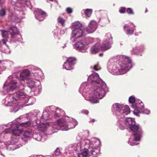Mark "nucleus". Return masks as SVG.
Instances as JSON below:
<instances>
[{"label": "nucleus", "instance_id": "obj_49", "mask_svg": "<svg viewBox=\"0 0 157 157\" xmlns=\"http://www.w3.org/2000/svg\"><path fill=\"white\" fill-rule=\"evenodd\" d=\"M24 14L23 15V16H22V17H20V18L22 19V18H24Z\"/></svg>", "mask_w": 157, "mask_h": 157}, {"label": "nucleus", "instance_id": "obj_4", "mask_svg": "<svg viewBox=\"0 0 157 157\" xmlns=\"http://www.w3.org/2000/svg\"><path fill=\"white\" fill-rule=\"evenodd\" d=\"M136 122L134 118L130 117L126 118H121L117 121V125L118 128L123 130L130 128L134 133L129 139L128 142L131 146L137 145L139 144L138 141L143 133V131L139 124H135Z\"/></svg>", "mask_w": 157, "mask_h": 157}, {"label": "nucleus", "instance_id": "obj_48", "mask_svg": "<svg viewBox=\"0 0 157 157\" xmlns=\"http://www.w3.org/2000/svg\"><path fill=\"white\" fill-rule=\"evenodd\" d=\"M57 31H58V30H57V29H56V30H55L53 32H54V34H55V33H56V32H57Z\"/></svg>", "mask_w": 157, "mask_h": 157}, {"label": "nucleus", "instance_id": "obj_7", "mask_svg": "<svg viewBox=\"0 0 157 157\" xmlns=\"http://www.w3.org/2000/svg\"><path fill=\"white\" fill-rule=\"evenodd\" d=\"M48 111L45 110L43 111V114L42 115L40 121H36L39 123H40V124L37 126V129L38 130L44 132L49 128L52 127L53 130L56 131L55 128L53 127L54 125H57V124L55 123L56 121L55 122L54 124L53 123L48 122L44 123L46 120H48L51 118V115L50 113L52 115V117L55 118L56 117H58L61 114H63V111L59 108H56L54 106H51L50 108L47 109ZM56 132V131H55Z\"/></svg>", "mask_w": 157, "mask_h": 157}, {"label": "nucleus", "instance_id": "obj_43", "mask_svg": "<svg viewBox=\"0 0 157 157\" xmlns=\"http://www.w3.org/2000/svg\"><path fill=\"white\" fill-rule=\"evenodd\" d=\"M11 20L12 21H16V17L15 16H14L13 14H12L11 16Z\"/></svg>", "mask_w": 157, "mask_h": 157}, {"label": "nucleus", "instance_id": "obj_11", "mask_svg": "<svg viewBox=\"0 0 157 157\" xmlns=\"http://www.w3.org/2000/svg\"><path fill=\"white\" fill-rule=\"evenodd\" d=\"M86 32L85 29H73L71 34V40L74 42L77 40L83 39L86 34Z\"/></svg>", "mask_w": 157, "mask_h": 157}, {"label": "nucleus", "instance_id": "obj_30", "mask_svg": "<svg viewBox=\"0 0 157 157\" xmlns=\"http://www.w3.org/2000/svg\"><path fill=\"white\" fill-rule=\"evenodd\" d=\"M24 138H28L33 136V133L32 131H26L23 134Z\"/></svg>", "mask_w": 157, "mask_h": 157}, {"label": "nucleus", "instance_id": "obj_36", "mask_svg": "<svg viewBox=\"0 0 157 157\" xmlns=\"http://www.w3.org/2000/svg\"><path fill=\"white\" fill-rule=\"evenodd\" d=\"M140 111L141 113L145 114H149L150 113V110L147 109H144V108L143 109V110H141Z\"/></svg>", "mask_w": 157, "mask_h": 157}, {"label": "nucleus", "instance_id": "obj_20", "mask_svg": "<svg viewBox=\"0 0 157 157\" xmlns=\"http://www.w3.org/2000/svg\"><path fill=\"white\" fill-rule=\"evenodd\" d=\"M135 25L132 23H129L124 26L126 33L128 35L133 34L136 29Z\"/></svg>", "mask_w": 157, "mask_h": 157}, {"label": "nucleus", "instance_id": "obj_28", "mask_svg": "<svg viewBox=\"0 0 157 157\" xmlns=\"http://www.w3.org/2000/svg\"><path fill=\"white\" fill-rule=\"evenodd\" d=\"M46 134H44L43 136H41L40 135L33 134V137L36 140L38 141H44L45 139H46L45 137L46 136Z\"/></svg>", "mask_w": 157, "mask_h": 157}, {"label": "nucleus", "instance_id": "obj_31", "mask_svg": "<svg viewBox=\"0 0 157 157\" xmlns=\"http://www.w3.org/2000/svg\"><path fill=\"white\" fill-rule=\"evenodd\" d=\"M83 41L84 42V43L87 44V45L88 46L89 44L93 42L94 39L91 37H86L85 38Z\"/></svg>", "mask_w": 157, "mask_h": 157}, {"label": "nucleus", "instance_id": "obj_42", "mask_svg": "<svg viewBox=\"0 0 157 157\" xmlns=\"http://www.w3.org/2000/svg\"><path fill=\"white\" fill-rule=\"evenodd\" d=\"M81 112L82 113L85 114H86V115L88 114V113H89L88 111L87 110H86V109H83V110H82L81 111Z\"/></svg>", "mask_w": 157, "mask_h": 157}, {"label": "nucleus", "instance_id": "obj_46", "mask_svg": "<svg viewBox=\"0 0 157 157\" xmlns=\"http://www.w3.org/2000/svg\"><path fill=\"white\" fill-rule=\"evenodd\" d=\"M8 51H6L5 50H3V51L5 52V53H10V51L8 49Z\"/></svg>", "mask_w": 157, "mask_h": 157}, {"label": "nucleus", "instance_id": "obj_2", "mask_svg": "<svg viewBox=\"0 0 157 157\" xmlns=\"http://www.w3.org/2000/svg\"><path fill=\"white\" fill-rule=\"evenodd\" d=\"M88 88L87 83L84 82L81 84L79 91L86 100L92 104L98 103L99 99H101L104 97L108 90L105 82L93 86L90 90Z\"/></svg>", "mask_w": 157, "mask_h": 157}, {"label": "nucleus", "instance_id": "obj_10", "mask_svg": "<svg viewBox=\"0 0 157 157\" xmlns=\"http://www.w3.org/2000/svg\"><path fill=\"white\" fill-rule=\"evenodd\" d=\"M30 76L36 80L39 81L43 78L42 70L39 68L33 66H29Z\"/></svg>", "mask_w": 157, "mask_h": 157}, {"label": "nucleus", "instance_id": "obj_1", "mask_svg": "<svg viewBox=\"0 0 157 157\" xmlns=\"http://www.w3.org/2000/svg\"><path fill=\"white\" fill-rule=\"evenodd\" d=\"M30 71L27 69L23 70L20 74L19 79L21 85H19L17 78L10 76L4 84V91L9 94L2 100L6 106H10L11 112L16 113L24 106L23 104L27 102L29 96L23 91L25 81L30 78Z\"/></svg>", "mask_w": 157, "mask_h": 157}, {"label": "nucleus", "instance_id": "obj_16", "mask_svg": "<svg viewBox=\"0 0 157 157\" xmlns=\"http://www.w3.org/2000/svg\"><path fill=\"white\" fill-rule=\"evenodd\" d=\"M74 48L76 50L82 52H86L88 48V46L84 43L83 40L78 41L73 45Z\"/></svg>", "mask_w": 157, "mask_h": 157}, {"label": "nucleus", "instance_id": "obj_53", "mask_svg": "<svg viewBox=\"0 0 157 157\" xmlns=\"http://www.w3.org/2000/svg\"><path fill=\"white\" fill-rule=\"evenodd\" d=\"M147 10L146 9V11H145V12H147Z\"/></svg>", "mask_w": 157, "mask_h": 157}, {"label": "nucleus", "instance_id": "obj_9", "mask_svg": "<svg viewBox=\"0 0 157 157\" xmlns=\"http://www.w3.org/2000/svg\"><path fill=\"white\" fill-rule=\"evenodd\" d=\"M2 37L5 39H2V41L3 43L5 45V46L8 47L6 45V42L7 41V39L8 38V36L9 33H10L11 37L13 38H16L17 40H18L19 39L21 38V36L19 33L17 28L15 26H13L10 28L9 29V32L5 30H2Z\"/></svg>", "mask_w": 157, "mask_h": 157}, {"label": "nucleus", "instance_id": "obj_52", "mask_svg": "<svg viewBox=\"0 0 157 157\" xmlns=\"http://www.w3.org/2000/svg\"><path fill=\"white\" fill-rule=\"evenodd\" d=\"M55 36H58V35H57V34H55Z\"/></svg>", "mask_w": 157, "mask_h": 157}, {"label": "nucleus", "instance_id": "obj_34", "mask_svg": "<svg viewBox=\"0 0 157 157\" xmlns=\"http://www.w3.org/2000/svg\"><path fill=\"white\" fill-rule=\"evenodd\" d=\"M126 12L129 15H133L134 14L133 10L131 8H128L126 9Z\"/></svg>", "mask_w": 157, "mask_h": 157}, {"label": "nucleus", "instance_id": "obj_50", "mask_svg": "<svg viewBox=\"0 0 157 157\" xmlns=\"http://www.w3.org/2000/svg\"><path fill=\"white\" fill-rule=\"evenodd\" d=\"M99 55L100 56H102L103 55V53H100Z\"/></svg>", "mask_w": 157, "mask_h": 157}, {"label": "nucleus", "instance_id": "obj_22", "mask_svg": "<svg viewBox=\"0 0 157 157\" xmlns=\"http://www.w3.org/2000/svg\"><path fill=\"white\" fill-rule=\"evenodd\" d=\"M122 107L121 108L120 112L121 117H124L125 115H127L130 113V109L127 105H122Z\"/></svg>", "mask_w": 157, "mask_h": 157}, {"label": "nucleus", "instance_id": "obj_44", "mask_svg": "<svg viewBox=\"0 0 157 157\" xmlns=\"http://www.w3.org/2000/svg\"><path fill=\"white\" fill-rule=\"evenodd\" d=\"M65 31L64 30H61L60 31V34L61 35L63 34L64 33Z\"/></svg>", "mask_w": 157, "mask_h": 157}, {"label": "nucleus", "instance_id": "obj_21", "mask_svg": "<svg viewBox=\"0 0 157 157\" xmlns=\"http://www.w3.org/2000/svg\"><path fill=\"white\" fill-rule=\"evenodd\" d=\"M34 13L36 18L39 21L43 20L44 17L47 16L46 13L44 12L38 8L35 9Z\"/></svg>", "mask_w": 157, "mask_h": 157}, {"label": "nucleus", "instance_id": "obj_23", "mask_svg": "<svg viewBox=\"0 0 157 157\" xmlns=\"http://www.w3.org/2000/svg\"><path fill=\"white\" fill-rule=\"evenodd\" d=\"M26 81L27 86L31 89L35 87L36 84L38 83V82H36L34 79L31 77L28 79Z\"/></svg>", "mask_w": 157, "mask_h": 157}, {"label": "nucleus", "instance_id": "obj_40", "mask_svg": "<svg viewBox=\"0 0 157 157\" xmlns=\"http://www.w3.org/2000/svg\"><path fill=\"white\" fill-rule=\"evenodd\" d=\"M67 12L68 13H71L72 12V10L71 8L70 7H68L67 8L66 10Z\"/></svg>", "mask_w": 157, "mask_h": 157}, {"label": "nucleus", "instance_id": "obj_17", "mask_svg": "<svg viewBox=\"0 0 157 157\" xmlns=\"http://www.w3.org/2000/svg\"><path fill=\"white\" fill-rule=\"evenodd\" d=\"M122 105L118 103H115L113 104L112 107V110L113 112L115 113L117 115L118 120H119L121 118H126L125 117H121L120 112L122 108Z\"/></svg>", "mask_w": 157, "mask_h": 157}, {"label": "nucleus", "instance_id": "obj_27", "mask_svg": "<svg viewBox=\"0 0 157 157\" xmlns=\"http://www.w3.org/2000/svg\"><path fill=\"white\" fill-rule=\"evenodd\" d=\"M99 44L97 43L95 45L92 46L90 48V52L92 54H95L98 52L100 49L101 47H99Z\"/></svg>", "mask_w": 157, "mask_h": 157}, {"label": "nucleus", "instance_id": "obj_18", "mask_svg": "<svg viewBox=\"0 0 157 157\" xmlns=\"http://www.w3.org/2000/svg\"><path fill=\"white\" fill-rule=\"evenodd\" d=\"M75 63V59L73 57H70L68 58L67 61L65 62L63 65V68L67 70H70L73 69V66Z\"/></svg>", "mask_w": 157, "mask_h": 157}, {"label": "nucleus", "instance_id": "obj_29", "mask_svg": "<svg viewBox=\"0 0 157 157\" xmlns=\"http://www.w3.org/2000/svg\"><path fill=\"white\" fill-rule=\"evenodd\" d=\"M73 29L82 28V25L78 21H76L72 24Z\"/></svg>", "mask_w": 157, "mask_h": 157}, {"label": "nucleus", "instance_id": "obj_45", "mask_svg": "<svg viewBox=\"0 0 157 157\" xmlns=\"http://www.w3.org/2000/svg\"><path fill=\"white\" fill-rule=\"evenodd\" d=\"M95 121V120L94 119H91L90 121H89L90 122H94Z\"/></svg>", "mask_w": 157, "mask_h": 157}, {"label": "nucleus", "instance_id": "obj_38", "mask_svg": "<svg viewBox=\"0 0 157 157\" xmlns=\"http://www.w3.org/2000/svg\"><path fill=\"white\" fill-rule=\"evenodd\" d=\"M25 1V3L26 5L30 9H32V6L31 5V3L30 1Z\"/></svg>", "mask_w": 157, "mask_h": 157}, {"label": "nucleus", "instance_id": "obj_5", "mask_svg": "<svg viewBox=\"0 0 157 157\" xmlns=\"http://www.w3.org/2000/svg\"><path fill=\"white\" fill-rule=\"evenodd\" d=\"M120 61L110 60L108 63L107 69L109 72L115 75H122L126 73L133 64L129 57L125 56L120 57Z\"/></svg>", "mask_w": 157, "mask_h": 157}, {"label": "nucleus", "instance_id": "obj_51", "mask_svg": "<svg viewBox=\"0 0 157 157\" xmlns=\"http://www.w3.org/2000/svg\"><path fill=\"white\" fill-rule=\"evenodd\" d=\"M20 13H20V14H23V13H24V12H22V11L21 12H20Z\"/></svg>", "mask_w": 157, "mask_h": 157}, {"label": "nucleus", "instance_id": "obj_47", "mask_svg": "<svg viewBox=\"0 0 157 157\" xmlns=\"http://www.w3.org/2000/svg\"><path fill=\"white\" fill-rule=\"evenodd\" d=\"M37 157H44L42 155H40L37 156ZM46 157H51V156H47Z\"/></svg>", "mask_w": 157, "mask_h": 157}, {"label": "nucleus", "instance_id": "obj_15", "mask_svg": "<svg viewBox=\"0 0 157 157\" xmlns=\"http://www.w3.org/2000/svg\"><path fill=\"white\" fill-rule=\"evenodd\" d=\"M88 80L91 82L93 86L98 84H102V82H104L99 78L98 74L95 72L89 75L88 78Z\"/></svg>", "mask_w": 157, "mask_h": 157}, {"label": "nucleus", "instance_id": "obj_26", "mask_svg": "<svg viewBox=\"0 0 157 157\" xmlns=\"http://www.w3.org/2000/svg\"><path fill=\"white\" fill-rule=\"evenodd\" d=\"M40 82L38 81V83L36 84V86L34 88H32L31 90L34 91L35 95H37L39 94L41 91V86L40 85Z\"/></svg>", "mask_w": 157, "mask_h": 157}, {"label": "nucleus", "instance_id": "obj_33", "mask_svg": "<svg viewBox=\"0 0 157 157\" xmlns=\"http://www.w3.org/2000/svg\"><path fill=\"white\" fill-rule=\"evenodd\" d=\"M136 100L135 97L132 96L130 97L128 99L129 102L131 103L132 105L135 103Z\"/></svg>", "mask_w": 157, "mask_h": 157}, {"label": "nucleus", "instance_id": "obj_41", "mask_svg": "<svg viewBox=\"0 0 157 157\" xmlns=\"http://www.w3.org/2000/svg\"><path fill=\"white\" fill-rule=\"evenodd\" d=\"M60 150L59 148H57L56 149V150L55 151V154L56 155H59L60 154Z\"/></svg>", "mask_w": 157, "mask_h": 157}, {"label": "nucleus", "instance_id": "obj_37", "mask_svg": "<svg viewBox=\"0 0 157 157\" xmlns=\"http://www.w3.org/2000/svg\"><path fill=\"white\" fill-rule=\"evenodd\" d=\"M91 68H93L94 70L95 71H98V70H100L101 68L100 66L99 65L98 63L94 65L93 66H91Z\"/></svg>", "mask_w": 157, "mask_h": 157}, {"label": "nucleus", "instance_id": "obj_12", "mask_svg": "<svg viewBox=\"0 0 157 157\" xmlns=\"http://www.w3.org/2000/svg\"><path fill=\"white\" fill-rule=\"evenodd\" d=\"M35 122V124L33 123V124L31 123V122L30 121H28L27 122H25L21 123V124H19L18 122H17L16 121H14L8 124H16L17 127H15V126H14L13 127V128L14 131L17 130L19 131H20L21 132V134L19 135V137L17 136L16 137V138L17 140H18V141H19V139H20V136L22 134V130L20 128V127H28L30 126H34L36 125H37L38 124V123L36 121H34Z\"/></svg>", "mask_w": 157, "mask_h": 157}, {"label": "nucleus", "instance_id": "obj_14", "mask_svg": "<svg viewBox=\"0 0 157 157\" xmlns=\"http://www.w3.org/2000/svg\"><path fill=\"white\" fill-rule=\"evenodd\" d=\"M132 108L133 109V114L136 116H140L141 110H143L144 105L142 101L140 100H136L135 103L131 105Z\"/></svg>", "mask_w": 157, "mask_h": 157}, {"label": "nucleus", "instance_id": "obj_35", "mask_svg": "<svg viewBox=\"0 0 157 157\" xmlns=\"http://www.w3.org/2000/svg\"><path fill=\"white\" fill-rule=\"evenodd\" d=\"M6 14V10L5 9L2 8L0 10V16L4 17Z\"/></svg>", "mask_w": 157, "mask_h": 157}, {"label": "nucleus", "instance_id": "obj_25", "mask_svg": "<svg viewBox=\"0 0 157 157\" xmlns=\"http://www.w3.org/2000/svg\"><path fill=\"white\" fill-rule=\"evenodd\" d=\"M92 12L93 10L92 9H84L82 10L81 14L82 15H85L86 18H89L91 17Z\"/></svg>", "mask_w": 157, "mask_h": 157}, {"label": "nucleus", "instance_id": "obj_39", "mask_svg": "<svg viewBox=\"0 0 157 157\" xmlns=\"http://www.w3.org/2000/svg\"><path fill=\"white\" fill-rule=\"evenodd\" d=\"M126 10V8L125 7H121L120 8L119 11L121 13H125Z\"/></svg>", "mask_w": 157, "mask_h": 157}, {"label": "nucleus", "instance_id": "obj_13", "mask_svg": "<svg viewBox=\"0 0 157 157\" xmlns=\"http://www.w3.org/2000/svg\"><path fill=\"white\" fill-rule=\"evenodd\" d=\"M113 43V38L110 33H106L105 36L104 40L101 46L102 51H105L111 47V45Z\"/></svg>", "mask_w": 157, "mask_h": 157}, {"label": "nucleus", "instance_id": "obj_24", "mask_svg": "<svg viewBox=\"0 0 157 157\" xmlns=\"http://www.w3.org/2000/svg\"><path fill=\"white\" fill-rule=\"evenodd\" d=\"M144 49V47L143 45L136 46L133 48L132 53V54H138L139 52L143 51Z\"/></svg>", "mask_w": 157, "mask_h": 157}, {"label": "nucleus", "instance_id": "obj_32", "mask_svg": "<svg viewBox=\"0 0 157 157\" xmlns=\"http://www.w3.org/2000/svg\"><path fill=\"white\" fill-rule=\"evenodd\" d=\"M58 22L62 26L64 27L65 25V20L62 17H59L57 19Z\"/></svg>", "mask_w": 157, "mask_h": 157}, {"label": "nucleus", "instance_id": "obj_8", "mask_svg": "<svg viewBox=\"0 0 157 157\" xmlns=\"http://www.w3.org/2000/svg\"><path fill=\"white\" fill-rule=\"evenodd\" d=\"M55 123L57 125H54L53 127L56 130L60 129L63 131H67L74 128L77 124V122L75 119L67 116L59 118Z\"/></svg>", "mask_w": 157, "mask_h": 157}, {"label": "nucleus", "instance_id": "obj_3", "mask_svg": "<svg viewBox=\"0 0 157 157\" xmlns=\"http://www.w3.org/2000/svg\"><path fill=\"white\" fill-rule=\"evenodd\" d=\"M100 146L101 142L99 140L94 138L90 140H82L81 144L80 143L75 144L73 147L76 151L79 150L81 151V152L78 154V157L91 156L96 157L99 153Z\"/></svg>", "mask_w": 157, "mask_h": 157}, {"label": "nucleus", "instance_id": "obj_19", "mask_svg": "<svg viewBox=\"0 0 157 157\" xmlns=\"http://www.w3.org/2000/svg\"><path fill=\"white\" fill-rule=\"evenodd\" d=\"M97 27V22L94 20H92L90 22L88 26L85 28V29L87 33H92L94 32Z\"/></svg>", "mask_w": 157, "mask_h": 157}, {"label": "nucleus", "instance_id": "obj_6", "mask_svg": "<svg viewBox=\"0 0 157 157\" xmlns=\"http://www.w3.org/2000/svg\"><path fill=\"white\" fill-rule=\"evenodd\" d=\"M17 127L16 124H7L6 126L2 125L0 126V130L5 128L4 131L0 133V138L4 137V135H6L9 133L11 132L13 133L10 142H6L4 143L0 142V147L6 145V149L8 150H14L21 146V144L16 138V137H19L21 134V132L17 130L14 131L13 127L14 126Z\"/></svg>", "mask_w": 157, "mask_h": 157}]
</instances>
